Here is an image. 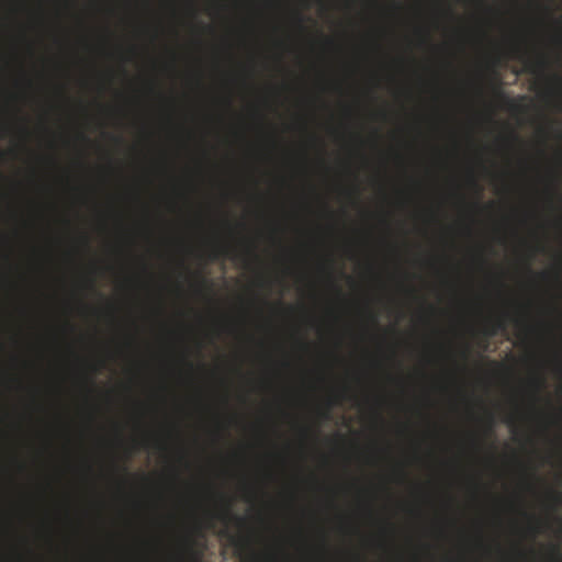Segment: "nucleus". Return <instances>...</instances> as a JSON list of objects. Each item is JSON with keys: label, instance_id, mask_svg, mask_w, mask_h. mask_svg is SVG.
Here are the masks:
<instances>
[{"label": "nucleus", "instance_id": "nucleus-1", "mask_svg": "<svg viewBox=\"0 0 562 562\" xmlns=\"http://www.w3.org/2000/svg\"><path fill=\"white\" fill-rule=\"evenodd\" d=\"M507 327L506 318L505 317H498L495 322L490 324L485 330L484 334L486 337H492L496 335L498 331H504Z\"/></svg>", "mask_w": 562, "mask_h": 562}, {"label": "nucleus", "instance_id": "nucleus-2", "mask_svg": "<svg viewBox=\"0 0 562 562\" xmlns=\"http://www.w3.org/2000/svg\"><path fill=\"white\" fill-rule=\"evenodd\" d=\"M547 67L546 59L541 56L537 58L536 60H527L526 61V68L531 74H537L539 70H542Z\"/></svg>", "mask_w": 562, "mask_h": 562}, {"label": "nucleus", "instance_id": "nucleus-3", "mask_svg": "<svg viewBox=\"0 0 562 562\" xmlns=\"http://www.w3.org/2000/svg\"><path fill=\"white\" fill-rule=\"evenodd\" d=\"M536 394H539L546 386V379L542 375H536L530 381Z\"/></svg>", "mask_w": 562, "mask_h": 562}, {"label": "nucleus", "instance_id": "nucleus-4", "mask_svg": "<svg viewBox=\"0 0 562 562\" xmlns=\"http://www.w3.org/2000/svg\"><path fill=\"white\" fill-rule=\"evenodd\" d=\"M486 422H487V431H488V434H491L493 431V427L495 424L493 413H491V412L486 413Z\"/></svg>", "mask_w": 562, "mask_h": 562}, {"label": "nucleus", "instance_id": "nucleus-5", "mask_svg": "<svg viewBox=\"0 0 562 562\" xmlns=\"http://www.w3.org/2000/svg\"><path fill=\"white\" fill-rule=\"evenodd\" d=\"M227 247H217L214 251H213V258L216 259L218 258L220 255H226L227 254Z\"/></svg>", "mask_w": 562, "mask_h": 562}, {"label": "nucleus", "instance_id": "nucleus-6", "mask_svg": "<svg viewBox=\"0 0 562 562\" xmlns=\"http://www.w3.org/2000/svg\"><path fill=\"white\" fill-rule=\"evenodd\" d=\"M192 562H202V554L200 552L191 551Z\"/></svg>", "mask_w": 562, "mask_h": 562}, {"label": "nucleus", "instance_id": "nucleus-7", "mask_svg": "<svg viewBox=\"0 0 562 562\" xmlns=\"http://www.w3.org/2000/svg\"><path fill=\"white\" fill-rule=\"evenodd\" d=\"M296 20L301 27H303L304 16L301 13H296Z\"/></svg>", "mask_w": 562, "mask_h": 562}, {"label": "nucleus", "instance_id": "nucleus-8", "mask_svg": "<svg viewBox=\"0 0 562 562\" xmlns=\"http://www.w3.org/2000/svg\"><path fill=\"white\" fill-rule=\"evenodd\" d=\"M221 517L223 519H226L229 517V508H228V505L226 506V508L224 509V512L222 513Z\"/></svg>", "mask_w": 562, "mask_h": 562}, {"label": "nucleus", "instance_id": "nucleus-9", "mask_svg": "<svg viewBox=\"0 0 562 562\" xmlns=\"http://www.w3.org/2000/svg\"><path fill=\"white\" fill-rule=\"evenodd\" d=\"M509 139H510L512 142H518V140H519V138H518L517 134H515V133H510V135H509Z\"/></svg>", "mask_w": 562, "mask_h": 562}, {"label": "nucleus", "instance_id": "nucleus-10", "mask_svg": "<svg viewBox=\"0 0 562 562\" xmlns=\"http://www.w3.org/2000/svg\"><path fill=\"white\" fill-rule=\"evenodd\" d=\"M468 355H469V349H468V348H465V349H464V351H463V357H464V358H467V357H468Z\"/></svg>", "mask_w": 562, "mask_h": 562}, {"label": "nucleus", "instance_id": "nucleus-11", "mask_svg": "<svg viewBox=\"0 0 562 562\" xmlns=\"http://www.w3.org/2000/svg\"><path fill=\"white\" fill-rule=\"evenodd\" d=\"M247 252H248L249 255H254V249H252V248H248Z\"/></svg>", "mask_w": 562, "mask_h": 562}, {"label": "nucleus", "instance_id": "nucleus-12", "mask_svg": "<svg viewBox=\"0 0 562 562\" xmlns=\"http://www.w3.org/2000/svg\"><path fill=\"white\" fill-rule=\"evenodd\" d=\"M515 52L520 53V47L516 46V47H515Z\"/></svg>", "mask_w": 562, "mask_h": 562}, {"label": "nucleus", "instance_id": "nucleus-13", "mask_svg": "<svg viewBox=\"0 0 562 562\" xmlns=\"http://www.w3.org/2000/svg\"><path fill=\"white\" fill-rule=\"evenodd\" d=\"M80 136L82 139L88 140L87 136H85L83 134H81Z\"/></svg>", "mask_w": 562, "mask_h": 562}, {"label": "nucleus", "instance_id": "nucleus-14", "mask_svg": "<svg viewBox=\"0 0 562 562\" xmlns=\"http://www.w3.org/2000/svg\"><path fill=\"white\" fill-rule=\"evenodd\" d=\"M472 183H473L475 187H477V183H476V181H475V180H472Z\"/></svg>", "mask_w": 562, "mask_h": 562}, {"label": "nucleus", "instance_id": "nucleus-15", "mask_svg": "<svg viewBox=\"0 0 562 562\" xmlns=\"http://www.w3.org/2000/svg\"><path fill=\"white\" fill-rule=\"evenodd\" d=\"M85 245L88 246V239L85 237Z\"/></svg>", "mask_w": 562, "mask_h": 562}, {"label": "nucleus", "instance_id": "nucleus-16", "mask_svg": "<svg viewBox=\"0 0 562 562\" xmlns=\"http://www.w3.org/2000/svg\"><path fill=\"white\" fill-rule=\"evenodd\" d=\"M372 321L375 323L376 322V318L374 315H372Z\"/></svg>", "mask_w": 562, "mask_h": 562}]
</instances>
